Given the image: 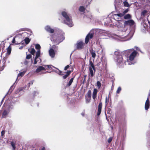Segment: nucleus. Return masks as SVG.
I'll return each mask as SVG.
<instances>
[{"label":"nucleus","mask_w":150,"mask_h":150,"mask_svg":"<svg viewBox=\"0 0 150 150\" xmlns=\"http://www.w3.org/2000/svg\"><path fill=\"white\" fill-rule=\"evenodd\" d=\"M125 27L120 32L119 36L115 34L112 35L108 32L105 30L102 31L101 34L104 36H108L116 40L125 41L130 39L134 33L135 26L134 22L132 20L126 21L124 22Z\"/></svg>","instance_id":"obj_1"},{"label":"nucleus","mask_w":150,"mask_h":150,"mask_svg":"<svg viewBox=\"0 0 150 150\" xmlns=\"http://www.w3.org/2000/svg\"><path fill=\"white\" fill-rule=\"evenodd\" d=\"M62 15L63 16V19L64 23L67 25L69 27H71L73 25L71 17L66 12L62 11Z\"/></svg>","instance_id":"obj_2"},{"label":"nucleus","mask_w":150,"mask_h":150,"mask_svg":"<svg viewBox=\"0 0 150 150\" xmlns=\"http://www.w3.org/2000/svg\"><path fill=\"white\" fill-rule=\"evenodd\" d=\"M115 60L117 64L122 65L124 62L120 52L118 51H115Z\"/></svg>","instance_id":"obj_3"},{"label":"nucleus","mask_w":150,"mask_h":150,"mask_svg":"<svg viewBox=\"0 0 150 150\" xmlns=\"http://www.w3.org/2000/svg\"><path fill=\"white\" fill-rule=\"evenodd\" d=\"M137 54V52L134 49V50L130 53L129 55L127 57V62L128 65H130L132 64V63H130L129 61H133L136 57Z\"/></svg>","instance_id":"obj_4"},{"label":"nucleus","mask_w":150,"mask_h":150,"mask_svg":"<svg viewBox=\"0 0 150 150\" xmlns=\"http://www.w3.org/2000/svg\"><path fill=\"white\" fill-rule=\"evenodd\" d=\"M13 108L12 105H7L6 107V108L2 114V117L3 118L6 117L9 113L10 110L12 109Z\"/></svg>","instance_id":"obj_5"},{"label":"nucleus","mask_w":150,"mask_h":150,"mask_svg":"<svg viewBox=\"0 0 150 150\" xmlns=\"http://www.w3.org/2000/svg\"><path fill=\"white\" fill-rule=\"evenodd\" d=\"M113 25L115 26H116L118 28H120L121 29L119 32V34L116 35H117L119 36L120 32L122 30H123L124 28H123V23L122 21L120 20L116 21L115 22L113 23ZM116 35V34H115Z\"/></svg>","instance_id":"obj_6"},{"label":"nucleus","mask_w":150,"mask_h":150,"mask_svg":"<svg viewBox=\"0 0 150 150\" xmlns=\"http://www.w3.org/2000/svg\"><path fill=\"white\" fill-rule=\"evenodd\" d=\"M149 25L150 22L147 19L143 21L142 24V26H143V28H144L143 30H145L144 31L146 30L150 33V28L149 26Z\"/></svg>","instance_id":"obj_7"},{"label":"nucleus","mask_w":150,"mask_h":150,"mask_svg":"<svg viewBox=\"0 0 150 150\" xmlns=\"http://www.w3.org/2000/svg\"><path fill=\"white\" fill-rule=\"evenodd\" d=\"M64 33L61 32V34H58L57 39L55 40L54 39H53V41L56 42L57 44H59L64 39Z\"/></svg>","instance_id":"obj_8"},{"label":"nucleus","mask_w":150,"mask_h":150,"mask_svg":"<svg viewBox=\"0 0 150 150\" xmlns=\"http://www.w3.org/2000/svg\"><path fill=\"white\" fill-rule=\"evenodd\" d=\"M46 68L43 66H39L35 70V72L39 74H45L47 72H44V71H45Z\"/></svg>","instance_id":"obj_9"},{"label":"nucleus","mask_w":150,"mask_h":150,"mask_svg":"<svg viewBox=\"0 0 150 150\" xmlns=\"http://www.w3.org/2000/svg\"><path fill=\"white\" fill-rule=\"evenodd\" d=\"M94 34L93 31L91 30L86 35L85 39V43L86 44L88 43L90 39H91L93 38Z\"/></svg>","instance_id":"obj_10"},{"label":"nucleus","mask_w":150,"mask_h":150,"mask_svg":"<svg viewBox=\"0 0 150 150\" xmlns=\"http://www.w3.org/2000/svg\"><path fill=\"white\" fill-rule=\"evenodd\" d=\"M133 50H134V49H130L125 50L120 52L121 53V54H122V55H123L127 57L128 55L130 54V53L133 51Z\"/></svg>","instance_id":"obj_11"},{"label":"nucleus","mask_w":150,"mask_h":150,"mask_svg":"<svg viewBox=\"0 0 150 150\" xmlns=\"http://www.w3.org/2000/svg\"><path fill=\"white\" fill-rule=\"evenodd\" d=\"M123 14L121 13L114 14L113 15L112 17L113 19L116 21H118L121 17L123 16Z\"/></svg>","instance_id":"obj_12"},{"label":"nucleus","mask_w":150,"mask_h":150,"mask_svg":"<svg viewBox=\"0 0 150 150\" xmlns=\"http://www.w3.org/2000/svg\"><path fill=\"white\" fill-rule=\"evenodd\" d=\"M45 30L48 32L52 33H54V30L49 25H47L45 27Z\"/></svg>","instance_id":"obj_13"},{"label":"nucleus","mask_w":150,"mask_h":150,"mask_svg":"<svg viewBox=\"0 0 150 150\" xmlns=\"http://www.w3.org/2000/svg\"><path fill=\"white\" fill-rule=\"evenodd\" d=\"M50 56L51 58L54 57L55 56V52L54 50L52 48L50 49L49 51Z\"/></svg>","instance_id":"obj_14"},{"label":"nucleus","mask_w":150,"mask_h":150,"mask_svg":"<svg viewBox=\"0 0 150 150\" xmlns=\"http://www.w3.org/2000/svg\"><path fill=\"white\" fill-rule=\"evenodd\" d=\"M149 105L150 102L149 98H148L146 101L145 104V109L146 110H147L149 109Z\"/></svg>","instance_id":"obj_15"},{"label":"nucleus","mask_w":150,"mask_h":150,"mask_svg":"<svg viewBox=\"0 0 150 150\" xmlns=\"http://www.w3.org/2000/svg\"><path fill=\"white\" fill-rule=\"evenodd\" d=\"M102 106V103H100L98 105V111L97 113V115L98 116L101 113Z\"/></svg>","instance_id":"obj_16"},{"label":"nucleus","mask_w":150,"mask_h":150,"mask_svg":"<svg viewBox=\"0 0 150 150\" xmlns=\"http://www.w3.org/2000/svg\"><path fill=\"white\" fill-rule=\"evenodd\" d=\"M83 42L81 41L78 42L77 43V48L78 49H81L83 47Z\"/></svg>","instance_id":"obj_17"},{"label":"nucleus","mask_w":150,"mask_h":150,"mask_svg":"<svg viewBox=\"0 0 150 150\" xmlns=\"http://www.w3.org/2000/svg\"><path fill=\"white\" fill-rule=\"evenodd\" d=\"M98 92V90L96 88H94L92 98L94 100H95L96 97L97 93Z\"/></svg>","instance_id":"obj_18"},{"label":"nucleus","mask_w":150,"mask_h":150,"mask_svg":"<svg viewBox=\"0 0 150 150\" xmlns=\"http://www.w3.org/2000/svg\"><path fill=\"white\" fill-rule=\"evenodd\" d=\"M90 52L91 55L92 57L94 60L95 58L96 57V54L95 51L93 50L92 49H91L89 50Z\"/></svg>","instance_id":"obj_19"},{"label":"nucleus","mask_w":150,"mask_h":150,"mask_svg":"<svg viewBox=\"0 0 150 150\" xmlns=\"http://www.w3.org/2000/svg\"><path fill=\"white\" fill-rule=\"evenodd\" d=\"M89 71L91 76L93 77L96 71L95 68L93 69L92 68L89 67Z\"/></svg>","instance_id":"obj_20"},{"label":"nucleus","mask_w":150,"mask_h":150,"mask_svg":"<svg viewBox=\"0 0 150 150\" xmlns=\"http://www.w3.org/2000/svg\"><path fill=\"white\" fill-rule=\"evenodd\" d=\"M26 71L25 70H21V71H20V73L18 75L17 79L19 76H21V77L23 76L25 73Z\"/></svg>","instance_id":"obj_21"},{"label":"nucleus","mask_w":150,"mask_h":150,"mask_svg":"<svg viewBox=\"0 0 150 150\" xmlns=\"http://www.w3.org/2000/svg\"><path fill=\"white\" fill-rule=\"evenodd\" d=\"M41 62V59L39 57L35 58L34 59V64H35L38 62L40 63Z\"/></svg>","instance_id":"obj_22"},{"label":"nucleus","mask_w":150,"mask_h":150,"mask_svg":"<svg viewBox=\"0 0 150 150\" xmlns=\"http://www.w3.org/2000/svg\"><path fill=\"white\" fill-rule=\"evenodd\" d=\"M89 67L92 68L93 69H94L95 68V67L93 63L91 60H90L89 61Z\"/></svg>","instance_id":"obj_23"},{"label":"nucleus","mask_w":150,"mask_h":150,"mask_svg":"<svg viewBox=\"0 0 150 150\" xmlns=\"http://www.w3.org/2000/svg\"><path fill=\"white\" fill-rule=\"evenodd\" d=\"M85 97H88L91 98V91L90 90H89L86 95L85 96Z\"/></svg>","instance_id":"obj_24"},{"label":"nucleus","mask_w":150,"mask_h":150,"mask_svg":"<svg viewBox=\"0 0 150 150\" xmlns=\"http://www.w3.org/2000/svg\"><path fill=\"white\" fill-rule=\"evenodd\" d=\"M57 69V70H54V71L56 73H57L59 75H62L63 74H62V71L59 70L58 69L56 68Z\"/></svg>","instance_id":"obj_25"},{"label":"nucleus","mask_w":150,"mask_h":150,"mask_svg":"<svg viewBox=\"0 0 150 150\" xmlns=\"http://www.w3.org/2000/svg\"><path fill=\"white\" fill-rule=\"evenodd\" d=\"M71 73V71H67V72L66 74L64 75L63 76V78L64 79H66L68 76Z\"/></svg>","instance_id":"obj_26"},{"label":"nucleus","mask_w":150,"mask_h":150,"mask_svg":"<svg viewBox=\"0 0 150 150\" xmlns=\"http://www.w3.org/2000/svg\"><path fill=\"white\" fill-rule=\"evenodd\" d=\"M79 10L81 12H83L85 10V8L83 6H81L79 7Z\"/></svg>","instance_id":"obj_27"},{"label":"nucleus","mask_w":150,"mask_h":150,"mask_svg":"<svg viewBox=\"0 0 150 150\" xmlns=\"http://www.w3.org/2000/svg\"><path fill=\"white\" fill-rule=\"evenodd\" d=\"M44 67H45L46 69L45 70H47L48 69H52V67H53L54 68H56L55 67H54L50 65H44Z\"/></svg>","instance_id":"obj_28"},{"label":"nucleus","mask_w":150,"mask_h":150,"mask_svg":"<svg viewBox=\"0 0 150 150\" xmlns=\"http://www.w3.org/2000/svg\"><path fill=\"white\" fill-rule=\"evenodd\" d=\"M44 67H45L46 69L45 70H47L48 69H52V67H53L54 68H56L55 67H54L50 65H44Z\"/></svg>","instance_id":"obj_29"},{"label":"nucleus","mask_w":150,"mask_h":150,"mask_svg":"<svg viewBox=\"0 0 150 150\" xmlns=\"http://www.w3.org/2000/svg\"><path fill=\"white\" fill-rule=\"evenodd\" d=\"M131 16L129 14H127L124 16V18L126 19H129L131 18Z\"/></svg>","instance_id":"obj_30"},{"label":"nucleus","mask_w":150,"mask_h":150,"mask_svg":"<svg viewBox=\"0 0 150 150\" xmlns=\"http://www.w3.org/2000/svg\"><path fill=\"white\" fill-rule=\"evenodd\" d=\"M40 50H38L36 52V56L35 58L39 57L40 56Z\"/></svg>","instance_id":"obj_31"},{"label":"nucleus","mask_w":150,"mask_h":150,"mask_svg":"<svg viewBox=\"0 0 150 150\" xmlns=\"http://www.w3.org/2000/svg\"><path fill=\"white\" fill-rule=\"evenodd\" d=\"M7 143V142H5L3 140L0 139V145L4 146V144Z\"/></svg>","instance_id":"obj_32"},{"label":"nucleus","mask_w":150,"mask_h":150,"mask_svg":"<svg viewBox=\"0 0 150 150\" xmlns=\"http://www.w3.org/2000/svg\"><path fill=\"white\" fill-rule=\"evenodd\" d=\"M11 52V48L10 46H9L7 48V53L8 54H10Z\"/></svg>","instance_id":"obj_33"},{"label":"nucleus","mask_w":150,"mask_h":150,"mask_svg":"<svg viewBox=\"0 0 150 150\" xmlns=\"http://www.w3.org/2000/svg\"><path fill=\"white\" fill-rule=\"evenodd\" d=\"M74 78H71L69 81V82L67 84V86H70L71 84L73 81Z\"/></svg>","instance_id":"obj_34"},{"label":"nucleus","mask_w":150,"mask_h":150,"mask_svg":"<svg viewBox=\"0 0 150 150\" xmlns=\"http://www.w3.org/2000/svg\"><path fill=\"white\" fill-rule=\"evenodd\" d=\"M24 41L26 44H28L30 42V40L28 38H26L25 39Z\"/></svg>","instance_id":"obj_35"},{"label":"nucleus","mask_w":150,"mask_h":150,"mask_svg":"<svg viewBox=\"0 0 150 150\" xmlns=\"http://www.w3.org/2000/svg\"><path fill=\"white\" fill-rule=\"evenodd\" d=\"M124 6L128 7L130 6V5L129 4L128 2L127 1H124L123 3Z\"/></svg>","instance_id":"obj_36"},{"label":"nucleus","mask_w":150,"mask_h":150,"mask_svg":"<svg viewBox=\"0 0 150 150\" xmlns=\"http://www.w3.org/2000/svg\"><path fill=\"white\" fill-rule=\"evenodd\" d=\"M91 98L86 97V103H89L91 100Z\"/></svg>","instance_id":"obj_37"},{"label":"nucleus","mask_w":150,"mask_h":150,"mask_svg":"<svg viewBox=\"0 0 150 150\" xmlns=\"http://www.w3.org/2000/svg\"><path fill=\"white\" fill-rule=\"evenodd\" d=\"M11 146H12V147H13V150H14L15 149V148H16L15 144L13 142H11Z\"/></svg>","instance_id":"obj_38"},{"label":"nucleus","mask_w":150,"mask_h":150,"mask_svg":"<svg viewBox=\"0 0 150 150\" xmlns=\"http://www.w3.org/2000/svg\"><path fill=\"white\" fill-rule=\"evenodd\" d=\"M30 52L31 54H33V55H34L35 52V51L34 48H32L31 49Z\"/></svg>","instance_id":"obj_39"},{"label":"nucleus","mask_w":150,"mask_h":150,"mask_svg":"<svg viewBox=\"0 0 150 150\" xmlns=\"http://www.w3.org/2000/svg\"><path fill=\"white\" fill-rule=\"evenodd\" d=\"M35 47L36 49H38V50H40L41 47L39 44H37L36 45Z\"/></svg>","instance_id":"obj_40"},{"label":"nucleus","mask_w":150,"mask_h":150,"mask_svg":"<svg viewBox=\"0 0 150 150\" xmlns=\"http://www.w3.org/2000/svg\"><path fill=\"white\" fill-rule=\"evenodd\" d=\"M97 85L98 88H100L101 86V83L99 81H98L97 82Z\"/></svg>","instance_id":"obj_41"},{"label":"nucleus","mask_w":150,"mask_h":150,"mask_svg":"<svg viewBox=\"0 0 150 150\" xmlns=\"http://www.w3.org/2000/svg\"><path fill=\"white\" fill-rule=\"evenodd\" d=\"M129 10L128 8L126 9L122 13H121L122 14H123V16L126 13H127L129 11Z\"/></svg>","instance_id":"obj_42"},{"label":"nucleus","mask_w":150,"mask_h":150,"mask_svg":"<svg viewBox=\"0 0 150 150\" xmlns=\"http://www.w3.org/2000/svg\"><path fill=\"white\" fill-rule=\"evenodd\" d=\"M121 91V88L120 87H119L116 91V93L119 94Z\"/></svg>","instance_id":"obj_43"},{"label":"nucleus","mask_w":150,"mask_h":150,"mask_svg":"<svg viewBox=\"0 0 150 150\" xmlns=\"http://www.w3.org/2000/svg\"><path fill=\"white\" fill-rule=\"evenodd\" d=\"M29 62V61L28 59H26L25 60L24 62V64L25 65H27L28 64Z\"/></svg>","instance_id":"obj_44"},{"label":"nucleus","mask_w":150,"mask_h":150,"mask_svg":"<svg viewBox=\"0 0 150 150\" xmlns=\"http://www.w3.org/2000/svg\"><path fill=\"white\" fill-rule=\"evenodd\" d=\"M31 57V54H29L27 55L26 57V59H30Z\"/></svg>","instance_id":"obj_45"},{"label":"nucleus","mask_w":150,"mask_h":150,"mask_svg":"<svg viewBox=\"0 0 150 150\" xmlns=\"http://www.w3.org/2000/svg\"><path fill=\"white\" fill-rule=\"evenodd\" d=\"M147 13V11L144 10L143 11L141 15H142L143 16H144Z\"/></svg>","instance_id":"obj_46"},{"label":"nucleus","mask_w":150,"mask_h":150,"mask_svg":"<svg viewBox=\"0 0 150 150\" xmlns=\"http://www.w3.org/2000/svg\"><path fill=\"white\" fill-rule=\"evenodd\" d=\"M25 87H21V88H18V91L19 92H20L21 91H23L24 89H25Z\"/></svg>","instance_id":"obj_47"},{"label":"nucleus","mask_w":150,"mask_h":150,"mask_svg":"<svg viewBox=\"0 0 150 150\" xmlns=\"http://www.w3.org/2000/svg\"><path fill=\"white\" fill-rule=\"evenodd\" d=\"M14 88L13 87V85L12 86H11V87L10 89L9 90V91H10L11 92L13 91Z\"/></svg>","instance_id":"obj_48"},{"label":"nucleus","mask_w":150,"mask_h":150,"mask_svg":"<svg viewBox=\"0 0 150 150\" xmlns=\"http://www.w3.org/2000/svg\"><path fill=\"white\" fill-rule=\"evenodd\" d=\"M108 100H109L108 99V98L107 97H106V98H105V104H106V105H107L108 104Z\"/></svg>","instance_id":"obj_49"},{"label":"nucleus","mask_w":150,"mask_h":150,"mask_svg":"<svg viewBox=\"0 0 150 150\" xmlns=\"http://www.w3.org/2000/svg\"><path fill=\"white\" fill-rule=\"evenodd\" d=\"M112 137H110L108 139V143H110L112 141Z\"/></svg>","instance_id":"obj_50"},{"label":"nucleus","mask_w":150,"mask_h":150,"mask_svg":"<svg viewBox=\"0 0 150 150\" xmlns=\"http://www.w3.org/2000/svg\"><path fill=\"white\" fill-rule=\"evenodd\" d=\"M5 133V132L4 130H3L1 132V136H3Z\"/></svg>","instance_id":"obj_51"},{"label":"nucleus","mask_w":150,"mask_h":150,"mask_svg":"<svg viewBox=\"0 0 150 150\" xmlns=\"http://www.w3.org/2000/svg\"><path fill=\"white\" fill-rule=\"evenodd\" d=\"M12 42L13 43H15L16 44H18V43L15 42V38H13V39L12 41Z\"/></svg>","instance_id":"obj_52"},{"label":"nucleus","mask_w":150,"mask_h":150,"mask_svg":"<svg viewBox=\"0 0 150 150\" xmlns=\"http://www.w3.org/2000/svg\"><path fill=\"white\" fill-rule=\"evenodd\" d=\"M69 67V65L66 66L64 68V70H67Z\"/></svg>","instance_id":"obj_53"},{"label":"nucleus","mask_w":150,"mask_h":150,"mask_svg":"<svg viewBox=\"0 0 150 150\" xmlns=\"http://www.w3.org/2000/svg\"><path fill=\"white\" fill-rule=\"evenodd\" d=\"M134 48L136 49L137 50H138V51H140L142 52V51L140 50L139 48L137 47H135Z\"/></svg>","instance_id":"obj_54"},{"label":"nucleus","mask_w":150,"mask_h":150,"mask_svg":"<svg viewBox=\"0 0 150 150\" xmlns=\"http://www.w3.org/2000/svg\"><path fill=\"white\" fill-rule=\"evenodd\" d=\"M41 150H45V148L44 147H43L41 149Z\"/></svg>","instance_id":"obj_55"},{"label":"nucleus","mask_w":150,"mask_h":150,"mask_svg":"<svg viewBox=\"0 0 150 150\" xmlns=\"http://www.w3.org/2000/svg\"><path fill=\"white\" fill-rule=\"evenodd\" d=\"M23 47V46H21V47L19 48L20 49H22Z\"/></svg>","instance_id":"obj_56"},{"label":"nucleus","mask_w":150,"mask_h":150,"mask_svg":"<svg viewBox=\"0 0 150 150\" xmlns=\"http://www.w3.org/2000/svg\"><path fill=\"white\" fill-rule=\"evenodd\" d=\"M33 82H31V83H29V84H31V85H32L33 84Z\"/></svg>","instance_id":"obj_57"},{"label":"nucleus","mask_w":150,"mask_h":150,"mask_svg":"<svg viewBox=\"0 0 150 150\" xmlns=\"http://www.w3.org/2000/svg\"><path fill=\"white\" fill-rule=\"evenodd\" d=\"M91 16H89L88 17V18H89L90 19H91Z\"/></svg>","instance_id":"obj_58"},{"label":"nucleus","mask_w":150,"mask_h":150,"mask_svg":"<svg viewBox=\"0 0 150 150\" xmlns=\"http://www.w3.org/2000/svg\"><path fill=\"white\" fill-rule=\"evenodd\" d=\"M27 33H24V34L25 35H26Z\"/></svg>","instance_id":"obj_59"},{"label":"nucleus","mask_w":150,"mask_h":150,"mask_svg":"<svg viewBox=\"0 0 150 150\" xmlns=\"http://www.w3.org/2000/svg\"><path fill=\"white\" fill-rule=\"evenodd\" d=\"M34 92L35 93H37V92H35V91Z\"/></svg>","instance_id":"obj_60"},{"label":"nucleus","mask_w":150,"mask_h":150,"mask_svg":"<svg viewBox=\"0 0 150 150\" xmlns=\"http://www.w3.org/2000/svg\"><path fill=\"white\" fill-rule=\"evenodd\" d=\"M81 115H84V114H83V113H82V114H81Z\"/></svg>","instance_id":"obj_61"},{"label":"nucleus","mask_w":150,"mask_h":150,"mask_svg":"<svg viewBox=\"0 0 150 150\" xmlns=\"http://www.w3.org/2000/svg\"><path fill=\"white\" fill-rule=\"evenodd\" d=\"M86 17V16H85L84 17V18H85Z\"/></svg>","instance_id":"obj_62"},{"label":"nucleus","mask_w":150,"mask_h":150,"mask_svg":"<svg viewBox=\"0 0 150 150\" xmlns=\"http://www.w3.org/2000/svg\"><path fill=\"white\" fill-rule=\"evenodd\" d=\"M3 100H4V99H3L2 100V101H1V102H2L3 101Z\"/></svg>","instance_id":"obj_63"},{"label":"nucleus","mask_w":150,"mask_h":150,"mask_svg":"<svg viewBox=\"0 0 150 150\" xmlns=\"http://www.w3.org/2000/svg\"><path fill=\"white\" fill-rule=\"evenodd\" d=\"M51 40H52V38H51Z\"/></svg>","instance_id":"obj_64"}]
</instances>
